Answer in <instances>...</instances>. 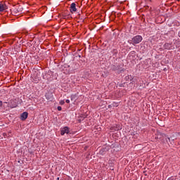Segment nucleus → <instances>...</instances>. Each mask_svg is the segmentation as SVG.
Listing matches in <instances>:
<instances>
[{
  "label": "nucleus",
  "mask_w": 180,
  "mask_h": 180,
  "mask_svg": "<svg viewBox=\"0 0 180 180\" xmlns=\"http://www.w3.org/2000/svg\"><path fill=\"white\" fill-rule=\"evenodd\" d=\"M142 41L143 37H141V35H136L131 39L133 44H139V43H141Z\"/></svg>",
  "instance_id": "f257e3e1"
},
{
  "label": "nucleus",
  "mask_w": 180,
  "mask_h": 180,
  "mask_svg": "<svg viewBox=\"0 0 180 180\" xmlns=\"http://www.w3.org/2000/svg\"><path fill=\"white\" fill-rule=\"evenodd\" d=\"M70 133V127H64L60 129V134L61 136H64V134H68Z\"/></svg>",
  "instance_id": "f03ea898"
},
{
  "label": "nucleus",
  "mask_w": 180,
  "mask_h": 180,
  "mask_svg": "<svg viewBox=\"0 0 180 180\" xmlns=\"http://www.w3.org/2000/svg\"><path fill=\"white\" fill-rule=\"evenodd\" d=\"M70 11L71 13H74V12H77V4L75 3H72L70 4Z\"/></svg>",
  "instance_id": "7ed1b4c3"
},
{
  "label": "nucleus",
  "mask_w": 180,
  "mask_h": 180,
  "mask_svg": "<svg viewBox=\"0 0 180 180\" xmlns=\"http://www.w3.org/2000/svg\"><path fill=\"white\" fill-rule=\"evenodd\" d=\"M21 11V8L18 7H15L11 9V12L12 13H13V15H18V13H19V12H20Z\"/></svg>",
  "instance_id": "20e7f679"
},
{
  "label": "nucleus",
  "mask_w": 180,
  "mask_h": 180,
  "mask_svg": "<svg viewBox=\"0 0 180 180\" xmlns=\"http://www.w3.org/2000/svg\"><path fill=\"white\" fill-rule=\"evenodd\" d=\"M7 6L6 4L4 3L0 4V12H4V11H6Z\"/></svg>",
  "instance_id": "39448f33"
},
{
  "label": "nucleus",
  "mask_w": 180,
  "mask_h": 180,
  "mask_svg": "<svg viewBox=\"0 0 180 180\" xmlns=\"http://www.w3.org/2000/svg\"><path fill=\"white\" fill-rule=\"evenodd\" d=\"M27 116H29V114L27 113V112H22L20 115L21 120H26V118L27 117Z\"/></svg>",
  "instance_id": "423d86ee"
},
{
  "label": "nucleus",
  "mask_w": 180,
  "mask_h": 180,
  "mask_svg": "<svg viewBox=\"0 0 180 180\" xmlns=\"http://www.w3.org/2000/svg\"><path fill=\"white\" fill-rule=\"evenodd\" d=\"M171 47H172L171 44L166 43L164 45V49H165L166 50H169Z\"/></svg>",
  "instance_id": "0eeeda50"
},
{
  "label": "nucleus",
  "mask_w": 180,
  "mask_h": 180,
  "mask_svg": "<svg viewBox=\"0 0 180 180\" xmlns=\"http://www.w3.org/2000/svg\"><path fill=\"white\" fill-rule=\"evenodd\" d=\"M70 99H71L72 101L75 102L77 101V95L72 94L70 96Z\"/></svg>",
  "instance_id": "6e6552de"
},
{
  "label": "nucleus",
  "mask_w": 180,
  "mask_h": 180,
  "mask_svg": "<svg viewBox=\"0 0 180 180\" xmlns=\"http://www.w3.org/2000/svg\"><path fill=\"white\" fill-rule=\"evenodd\" d=\"M112 53H113V54H117V49H113Z\"/></svg>",
  "instance_id": "1a4fd4ad"
},
{
  "label": "nucleus",
  "mask_w": 180,
  "mask_h": 180,
  "mask_svg": "<svg viewBox=\"0 0 180 180\" xmlns=\"http://www.w3.org/2000/svg\"><path fill=\"white\" fill-rule=\"evenodd\" d=\"M64 103H65V102L64 101H60V105H64Z\"/></svg>",
  "instance_id": "9d476101"
},
{
  "label": "nucleus",
  "mask_w": 180,
  "mask_h": 180,
  "mask_svg": "<svg viewBox=\"0 0 180 180\" xmlns=\"http://www.w3.org/2000/svg\"><path fill=\"white\" fill-rule=\"evenodd\" d=\"M62 110V108H61V106H58V110Z\"/></svg>",
  "instance_id": "9b49d317"
},
{
  "label": "nucleus",
  "mask_w": 180,
  "mask_h": 180,
  "mask_svg": "<svg viewBox=\"0 0 180 180\" xmlns=\"http://www.w3.org/2000/svg\"><path fill=\"white\" fill-rule=\"evenodd\" d=\"M46 96V99H48V101H51V98H49V97H47V96Z\"/></svg>",
  "instance_id": "f8f14e48"
},
{
  "label": "nucleus",
  "mask_w": 180,
  "mask_h": 180,
  "mask_svg": "<svg viewBox=\"0 0 180 180\" xmlns=\"http://www.w3.org/2000/svg\"><path fill=\"white\" fill-rule=\"evenodd\" d=\"M65 102H66V103H70V100L67 99V100L65 101Z\"/></svg>",
  "instance_id": "ddd939ff"
},
{
  "label": "nucleus",
  "mask_w": 180,
  "mask_h": 180,
  "mask_svg": "<svg viewBox=\"0 0 180 180\" xmlns=\"http://www.w3.org/2000/svg\"><path fill=\"white\" fill-rule=\"evenodd\" d=\"M0 106H2V101H0Z\"/></svg>",
  "instance_id": "4468645a"
},
{
  "label": "nucleus",
  "mask_w": 180,
  "mask_h": 180,
  "mask_svg": "<svg viewBox=\"0 0 180 180\" xmlns=\"http://www.w3.org/2000/svg\"><path fill=\"white\" fill-rule=\"evenodd\" d=\"M167 140H169V141H170L171 139L170 138H167Z\"/></svg>",
  "instance_id": "2eb2a0df"
},
{
  "label": "nucleus",
  "mask_w": 180,
  "mask_h": 180,
  "mask_svg": "<svg viewBox=\"0 0 180 180\" xmlns=\"http://www.w3.org/2000/svg\"><path fill=\"white\" fill-rule=\"evenodd\" d=\"M59 179H60V177H58V178H57V180H59Z\"/></svg>",
  "instance_id": "dca6fc26"
},
{
  "label": "nucleus",
  "mask_w": 180,
  "mask_h": 180,
  "mask_svg": "<svg viewBox=\"0 0 180 180\" xmlns=\"http://www.w3.org/2000/svg\"><path fill=\"white\" fill-rule=\"evenodd\" d=\"M78 15H79V16H80V15H81V14H80V13H79Z\"/></svg>",
  "instance_id": "f3484780"
}]
</instances>
